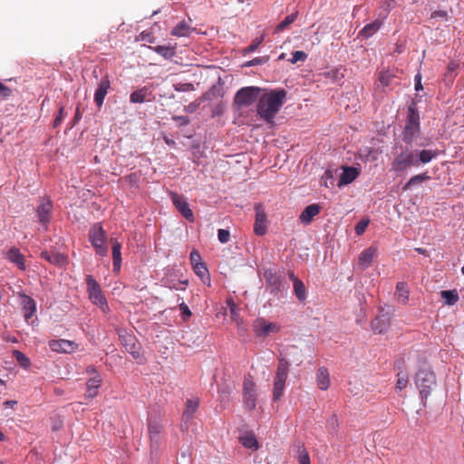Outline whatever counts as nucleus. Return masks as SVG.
Wrapping results in <instances>:
<instances>
[{"instance_id": "37998d69", "label": "nucleus", "mask_w": 464, "mask_h": 464, "mask_svg": "<svg viewBox=\"0 0 464 464\" xmlns=\"http://www.w3.org/2000/svg\"><path fill=\"white\" fill-rule=\"evenodd\" d=\"M163 285L166 287H169V289L184 290L185 288L183 286H181V285H187V281L175 282L173 280L164 279Z\"/></svg>"}, {"instance_id": "e2e57ef3", "label": "nucleus", "mask_w": 464, "mask_h": 464, "mask_svg": "<svg viewBox=\"0 0 464 464\" xmlns=\"http://www.w3.org/2000/svg\"><path fill=\"white\" fill-rule=\"evenodd\" d=\"M415 90L416 91H420V90H422V85H421V76L420 73H418L416 76H415Z\"/></svg>"}, {"instance_id": "8fccbe9b", "label": "nucleus", "mask_w": 464, "mask_h": 464, "mask_svg": "<svg viewBox=\"0 0 464 464\" xmlns=\"http://www.w3.org/2000/svg\"><path fill=\"white\" fill-rule=\"evenodd\" d=\"M218 241L222 244H226L229 241L230 238V233L227 229H218Z\"/></svg>"}, {"instance_id": "3c124183", "label": "nucleus", "mask_w": 464, "mask_h": 464, "mask_svg": "<svg viewBox=\"0 0 464 464\" xmlns=\"http://www.w3.org/2000/svg\"><path fill=\"white\" fill-rule=\"evenodd\" d=\"M172 119L179 127L187 126L190 122L189 118L184 115L174 116Z\"/></svg>"}, {"instance_id": "864d4df0", "label": "nucleus", "mask_w": 464, "mask_h": 464, "mask_svg": "<svg viewBox=\"0 0 464 464\" xmlns=\"http://www.w3.org/2000/svg\"><path fill=\"white\" fill-rule=\"evenodd\" d=\"M189 259H190V262H191L193 266H195L198 264H202L201 263V256H200L199 253L197 250H192L191 251V253L189 255Z\"/></svg>"}, {"instance_id": "4c0bfd02", "label": "nucleus", "mask_w": 464, "mask_h": 464, "mask_svg": "<svg viewBox=\"0 0 464 464\" xmlns=\"http://www.w3.org/2000/svg\"><path fill=\"white\" fill-rule=\"evenodd\" d=\"M294 292L296 295V298L303 302L306 299V289L304 283L301 280H295V284H293Z\"/></svg>"}, {"instance_id": "f03ea898", "label": "nucleus", "mask_w": 464, "mask_h": 464, "mask_svg": "<svg viewBox=\"0 0 464 464\" xmlns=\"http://www.w3.org/2000/svg\"><path fill=\"white\" fill-rule=\"evenodd\" d=\"M439 155L437 150H411L406 149L398 154L392 162V170L395 172H403L408 168L419 167L420 164L430 163Z\"/></svg>"}, {"instance_id": "6ab92c4d", "label": "nucleus", "mask_w": 464, "mask_h": 464, "mask_svg": "<svg viewBox=\"0 0 464 464\" xmlns=\"http://www.w3.org/2000/svg\"><path fill=\"white\" fill-rule=\"evenodd\" d=\"M359 175V170L354 167H345L340 176L338 186L342 187L352 183Z\"/></svg>"}, {"instance_id": "69168bd1", "label": "nucleus", "mask_w": 464, "mask_h": 464, "mask_svg": "<svg viewBox=\"0 0 464 464\" xmlns=\"http://www.w3.org/2000/svg\"><path fill=\"white\" fill-rule=\"evenodd\" d=\"M447 15V13L445 11H436L432 14L433 17H444Z\"/></svg>"}, {"instance_id": "423d86ee", "label": "nucleus", "mask_w": 464, "mask_h": 464, "mask_svg": "<svg viewBox=\"0 0 464 464\" xmlns=\"http://www.w3.org/2000/svg\"><path fill=\"white\" fill-rule=\"evenodd\" d=\"M262 89L256 86H247L239 89L234 97V102L238 108L248 107L258 101Z\"/></svg>"}, {"instance_id": "393cba45", "label": "nucleus", "mask_w": 464, "mask_h": 464, "mask_svg": "<svg viewBox=\"0 0 464 464\" xmlns=\"http://www.w3.org/2000/svg\"><path fill=\"white\" fill-rule=\"evenodd\" d=\"M198 407V401L196 400H188L186 402V409L183 412L182 421L183 425H188L193 417V413Z\"/></svg>"}, {"instance_id": "09e8293b", "label": "nucleus", "mask_w": 464, "mask_h": 464, "mask_svg": "<svg viewBox=\"0 0 464 464\" xmlns=\"http://www.w3.org/2000/svg\"><path fill=\"white\" fill-rule=\"evenodd\" d=\"M369 222V219H362L361 221H359L354 227L356 235H362L365 232V229L368 227Z\"/></svg>"}, {"instance_id": "7ed1b4c3", "label": "nucleus", "mask_w": 464, "mask_h": 464, "mask_svg": "<svg viewBox=\"0 0 464 464\" xmlns=\"http://www.w3.org/2000/svg\"><path fill=\"white\" fill-rule=\"evenodd\" d=\"M420 135V115L414 106L408 109L407 121L402 133V139L407 144H411Z\"/></svg>"}, {"instance_id": "052dcab7", "label": "nucleus", "mask_w": 464, "mask_h": 464, "mask_svg": "<svg viewBox=\"0 0 464 464\" xmlns=\"http://www.w3.org/2000/svg\"><path fill=\"white\" fill-rule=\"evenodd\" d=\"M230 315L233 321L237 322V324H239V316L237 313V307L235 304H232V306H230Z\"/></svg>"}, {"instance_id": "cd10ccee", "label": "nucleus", "mask_w": 464, "mask_h": 464, "mask_svg": "<svg viewBox=\"0 0 464 464\" xmlns=\"http://www.w3.org/2000/svg\"><path fill=\"white\" fill-rule=\"evenodd\" d=\"M112 241V259H113V270L115 272H119L121 269V246L117 240H111Z\"/></svg>"}, {"instance_id": "0eeeda50", "label": "nucleus", "mask_w": 464, "mask_h": 464, "mask_svg": "<svg viewBox=\"0 0 464 464\" xmlns=\"http://www.w3.org/2000/svg\"><path fill=\"white\" fill-rule=\"evenodd\" d=\"M89 239L95 248L97 255L101 256H107L108 247L105 245L106 233L100 223H96L92 227L89 232Z\"/></svg>"}, {"instance_id": "13d9d810", "label": "nucleus", "mask_w": 464, "mask_h": 464, "mask_svg": "<svg viewBox=\"0 0 464 464\" xmlns=\"http://www.w3.org/2000/svg\"><path fill=\"white\" fill-rule=\"evenodd\" d=\"M11 93L12 91L7 86L0 82V99L5 100L8 98Z\"/></svg>"}, {"instance_id": "1a4fd4ad", "label": "nucleus", "mask_w": 464, "mask_h": 464, "mask_svg": "<svg viewBox=\"0 0 464 464\" xmlns=\"http://www.w3.org/2000/svg\"><path fill=\"white\" fill-rule=\"evenodd\" d=\"M119 337L125 350L130 353L134 359H140V343H138L135 336L128 334L125 331H122L119 334Z\"/></svg>"}, {"instance_id": "338daca9", "label": "nucleus", "mask_w": 464, "mask_h": 464, "mask_svg": "<svg viewBox=\"0 0 464 464\" xmlns=\"http://www.w3.org/2000/svg\"><path fill=\"white\" fill-rule=\"evenodd\" d=\"M15 404H16V401H5L4 402V405H5V407H13V406H14V405H15Z\"/></svg>"}, {"instance_id": "c9c22d12", "label": "nucleus", "mask_w": 464, "mask_h": 464, "mask_svg": "<svg viewBox=\"0 0 464 464\" xmlns=\"http://www.w3.org/2000/svg\"><path fill=\"white\" fill-rule=\"evenodd\" d=\"M430 177L427 173H421L411 177L403 186V190H409L412 186L429 180Z\"/></svg>"}, {"instance_id": "f8f14e48", "label": "nucleus", "mask_w": 464, "mask_h": 464, "mask_svg": "<svg viewBox=\"0 0 464 464\" xmlns=\"http://www.w3.org/2000/svg\"><path fill=\"white\" fill-rule=\"evenodd\" d=\"M148 430L151 450H157L160 443V432L162 427L156 420L150 419L148 423Z\"/></svg>"}, {"instance_id": "5701e85b", "label": "nucleus", "mask_w": 464, "mask_h": 464, "mask_svg": "<svg viewBox=\"0 0 464 464\" xmlns=\"http://www.w3.org/2000/svg\"><path fill=\"white\" fill-rule=\"evenodd\" d=\"M41 256L51 264L57 265L59 266H64L67 263V257L60 253H50L48 251H43Z\"/></svg>"}, {"instance_id": "f257e3e1", "label": "nucleus", "mask_w": 464, "mask_h": 464, "mask_svg": "<svg viewBox=\"0 0 464 464\" xmlns=\"http://www.w3.org/2000/svg\"><path fill=\"white\" fill-rule=\"evenodd\" d=\"M286 101L284 89H274L261 93L257 104L256 114L269 125L275 123V118Z\"/></svg>"}, {"instance_id": "5fc2aeb1", "label": "nucleus", "mask_w": 464, "mask_h": 464, "mask_svg": "<svg viewBox=\"0 0 464 464\" xmlns=\"http://www.w3.org/2000/svg\"><path fill=\"white\" fill-rule=\"evenodd\" d=\"M64 118V107L61 106L58 111L57 116L53 121V127L57 128L63 121Z\"/></svg>"}, {"instance_id": "9b49d317", "label": "nucleus", "mask_w": 464, "mask_h": 464, "mask_svg": "<svg viewBox=\"0 0 464 464\" xmlns=\"http://www.w3.org/2000/svg\"><path fill=\"white\" fill-rule=\"evenodd\" d=\"M391 324V313L384 308L380 309L378 316L372 323V328L374 333H385Z\"/></svg>"}, {"instance_id": "f704fd0d", "label": "nucleus", "mask_w": 464, "mask_h": 464, "mask_svg": "<svg viewBox=\"0 0 464 464\" xmlns=\"http://www.w3.org/2000/svg\"><path fill=\"white\" fill-rule=\"evenodd\" d=\"M153 51L165 59H171L176 53L175 47L169 45H157L153 47Z\"/></svg>"}, {"instance_id": "bb28decb", "label": "nucleus", "mask_w": 464, "mask_h": 464, "mask_svg": "<svg viewBox=\"0 0 464 464\" xmlns=\"http://www.w3.org/2000/svg\"><path fill=\"white\" fill-rule=\"evenodd\" d=\"M316 381L318 387L325 391L330 386V377L329 372L326 368L321 367L318 369L317 374H316Z\"/></svg>"}, {"instance_id": "a19ab883", "label": "nucleus", "mask_w": 464, "mask_h": 464, "mask_svg": "<svg viewBox=\"0 0 464 464\" xmlns=\"http://www.w3.org/2000/svg\"><path fill=\"white\" fill-rule=\"evenodd\" d=\"M408 384V373L406 372H398V380L396 382V390L397 391H402L404 388H406Z\"/></svg>"}, {"instance_id": "20e7f679", "label": "nucleus", "mask_w": 464, "mask_h": 464, "mask_svg": "<svg viewBox=\"0 0 464 464\" xmlns=\"http://www.w3.org/2000/svg\"><path fill=\"white\" fill-rule=\"evenodd\" d=\"M85 282L91 302L98 306L103 313L108 312L109 305L98 282L91 275L86 276Z\"/></svg>"}, {"instance_id": "774afa93", "label": "nucleus", "mask_w": 464, "mask_h": 464, "mask_svg": "<svg viewBox=\"0 0 464 464\" xmlns=\"http://www.w3.org/2000/svg\"><path fill=\"white\" fill-rule=\"evenodd\" d=\"M288 275H289V278H290V280H292V281H293V284H295V280H300L299 278H297V277L295 276L294 272H292V271H290Z\"/></svg>"}, {"instance_id": "2f4dec72", "label": "nucleus", "mask_w": 464, "mask_h": 464, "mask_svg": "<svg viewBox=\"0 0 464 464\" xmlns=\"http://www.w3.org/2000/svg\"><path fill=\"white\" fill-rule=\"evenodd\" d=\"M440 296L447 305H453L459 301V294L457 290H443L440 292Z\"/></svg>"}, {"instance_id": "4d7b16f0", "label": "nucleus", "mask_w": 464, "mask_h": 464, "mask_svg": "<svg viewBox=\"0 0 464 464\" xmlns=\"http://www.w3.org/2000/svg\"><path fill=\"white\" fill-rule=\"evenodd\" d=\"M179 309L182 312L183 320L188 321V318L191 316V312H190L188 306L185 303H181L179 304Z\"/></svg>"}, {"instance_id": "4be33fe9", "label": "nucleus", "mask_w": 464, "mask_h": 464, "mask_svg": "<svg viewBox=\"0 0 464 464\" xmlns=\"http://www.w3.org/2000/svg\"><path fill=\"white\" fill-rule=\"evenodd\" d=\"M22 304L24 311V319L28 322L30 318L34 316L36 312L35 301L26 295H22Z\"/></svg>"}, {"instance_id": "a18cd8bd", "label": "nucleus", "mask_w": 464, "mask_h": 464, "mask_svg": "<svg viewBox=\"0 0 464 464\" xmlns=\"http://www.w3.org/2000/svg\"><path fill=\"white\" fill-rule=\"evenodd\" d=\"M173 88H174L175 91L179 92H192V91L195 90L194 85L192 83H189V82L175 83V84H173Z\"/></svg>"}, {"instance_id": "49530a36", "label": "nucleus", "mask_w": 464, "mask_h": 464, "mask_svg": "<svg viewBox=\"0 0 464 464\" xmlns=\"http://www.w3.org/2000/svg\"><path fill=\"white\" fill-rule=\"evenodd\" d=\"M285 389V385L274 382V390H273V399L277 401L281 399L283 395V392Z\"/></svg>"}, {"instance_id": "412c9836", "label": "nucleus", "mask_w": 464, "mask_h": 464, "mask_svg": "<svg viewBox=\"0 0 464 464\" xmlns=\"http://www.w3.org/2000/svg\"><path fill=\"white\" fill-rule=\"evenodd\" d=\"M321 207L318 204L307 206L300 215V220L303 224H309L313 218L320 212Z\"/></svg>"}, {"instance_id": "4468645a", "label": "nucleus", "mask_w": 464, "mask_h": 464, "mask_svg": "<svg viewBox=\"0 0 464 464\" xmlns=\"http://www.w3.org/2000/svg\"><path fill=\"white\" fill-rule=\"evenodd\" d=\"M171 199L176 207V208L179 211V213L188 220L192 221L194 218L193 212L190 209L188 202L177 193H173L171 195Z\"/></svg>"}, {"instance_id": "7c9ffc66", "label": "nucleus", "mask_w": 464, "mask_h": 464, "mask_svg": "<svg viewBox=\"0 0 464 464\" xmlns=\"http://www.w3.org/2000/svg\"><path fill=\"white\" fill-rule=\"evenodd\" d=\"M381 25L382 22L379 20L370 23L360 31V35L363 38H369L380 29Z\"/></svg>"}, {"instance_id": "b1692460", "label": "nucleus", "mask_w": 464, "mask_h": 464, "mask_svg": "<svg viewBox=\"0 0 464 464\" xmlns=\"http://www.w3.org/2000/svg\"><path fill=\"white\" fill-rule=\"evenodd\" d=\"M7 258L21 270H25L24 256L19 249L13 247L7 252Z\"/></svg>"}, {"instance_id": "ddd939ff", "label": "nucleus", "mask_w": 464, "mask_h": 464, "mask_svg": "<svg viewBox=\"0 0 464 464\" xmlns=\"http://www.w3.org/2000/svg\"><path fill=\"white\" fill-rule=\"evenodd\" d=\"M256 220L254 231L257 236H263L266 232V217L263 207L260 204L255 206Z\"/></svg>"}, {"instance_id": "2eb2a0df", "label": "nucleus", "mask_w": 464, "mask_h": 464, "mask_svg": "<svg viewBox=\"0 0 464 464\" xmlns=\"http://www.w3.org/2000/svg\"><path fill=\"white\" fill-rule=\"evenodd\" d=\"M266 282L272 287V292H279L282 288V276L272 268L266 269L264 272Z\"/></svg>"}, {"instance_id": "a211bd4d", "label": "nucleus", "mask_w": 464, "mask_h": 464, "mask_svg": "<svg viewBox=\"0 0 464 464\" xmlns=\"http://www.w3.org/2000/svg\"><path fill=\"white\" fill-rule=\"evenodd\" d=\"M111 88V82L108 78H103L100 82L98 88L94 93V102L98 107H102L104 102V98Z\"/></svg>"}, {"instance_id": "e433bc0d", "label": "nucleus", "mask_w": 464, "mask_h": 464, "mask_svg": "<svg viewBox=\"0 0 464 464\" xmlns=\"http://www.w3.org/2000/svg\"><path fill=\"white\" fill-rule=\"evenodd\" d=\"M189 33H190V27L185 22L179 23L171 31L172 35L179 36V37L188 36Z\"/></svg>"}, {"instance_id": "79ce46f5", "label": "nucleus", "mask_w": 464, "mask_h": 464, "mask_svg": "<svg viewBox=\"0 0 464 464\" xmlns=\"http://www.w3.org/2000/svg\"><path fill=\"white\" fill-rule=\"evenodd\" d=\"M296 454L299 464H310L309 455L303 446H297Z\"/></svg>"}, {"instance_id": "aec40b11", "label": "nucleus", "mask_w": 464, "mask_h": 464, "mask_svg": "<svg viewBox=\"0 0 464 464\" xmlns=\"http://www.w3.org/2000/svg\"><path fill=\"white\" fill-rule=\"evenodd\" d=\"M289 363L285 359H280L274 382L285 385L288 376Z\"/></svg>"}, {"instance_id": "9d476101", "label": "nucleus", "mask_w": 464, "mask_h": 464, "mask_svg": "<svg viewBox=\"0 0 464 464\" xmlns=\"http://www.w3.org/2000/svg\"><path fill=\"white\" fill-rule=\"evenodd\" d=\"M244 404L248 410L256 407V392L255 382L250 378H246L243 384Z\"/></svg>"}, {"instance_id": "603ef678", "label": "nucleus", "mask_w": 464, "mask_h": 464, "mask_svg": "<svg viewBox=\"0 0 464 464\" xmlns=\"http://www.w3.org/2000/svg\"><path fill=\"white\" fill-rule=\"evenodd\" d=\"M267 61H268V57H266V56L265 57H256L249 62H246L245 65L247 67H250V66H255L257 64L266 63Z\"/></svg>"}, {"instance_id": "de8ad7c7", "label": "nucleus", "mask_w": 464, "mask_h": 464, "mask_svg": "<svg viewBox=\"0 0 464 464\" xmlns=\"http://www.w3.org/2000/svg\"><path fill=\"white\" fill-rule=\"evenodd\" d=\"M307 58V54L303 51H295L292 53V58L289 60V62L293 64L296 63L297 62H304Z\"/></svg>"}, {"instance_id": "72a5a7b5", "label": "nucleus", "mask_w": 464, "mask_h": 464, "mask_svg": "<svg viewBox=\"0 0 464 464\" xmlns=\"http://www.w3.org/2000/svg\"><path fill=\"white\" fill-rule=\"evenodd\" d=\"M149 93L148 88L143 87L139 90L134 91L130 96V101L132 103H142L146 102V97Z\"/></svg>"}, {"instance_id": "dca6fc26", "label": "nucleus", "mask_w": 464, "mask_h": 464, "mask_svg": "<svg viewBox=\"0 0 464 464\" xmlns=\"http://www.w3.org/2000/svg\"><path fill=\"white\" fill-rule=\"evenodd\" d=\"M53 209V204L52 201L49 199L44 200L37 208V217L39 219V222L44 225L47 226V224L50 222V217Z\"/></svg>"}, {"instance_id": "0e129e2a", "label": "nucleus", "mask_w": 464, "mask_h": 464, "mask_svg": "<svg viewBox=\"0 0 464 464\" xmlns=\"http://www.w3.org/2000/svg\"><path fill=\"white\" fill-rule=\"evenodd\" d=\"M327 425L331 427L332 429H334L337 425V417L335 415H333L328 420Z\"/></svg>"}, {"instance_id": "ea45409f", "label": "nucleus", "mask_w": 464, "mask_h": 464, "mask_svg": "<svg viewBox=\"0 0 464 464\" xmlns=\"http://www.w3.org/2000/svg\"><path fill=\"white\" fill-rule=\"evenodd\" d=\"M14 357L24 369H27L31 365L29 358L20 351H14Z\"/></svg>"}, {"instance_id": "c756f323", "label": "nucleus", "mask_w": 464, "mask_h": 464, "mask_svg": "<svg viewBox=\"0 0 464 464\" xmlns=\"http://www.w3.org/2000/svg\"><path fill=\"white\" fill-rule=\"evenodd\" d=\"M101 382H102V380H101L100 376H95L87 382L86 396L88 398H93L97 395L98 389L101 385Z\"/></svg>"}, {"instance_id": "6e6d98bb", "label": "nucleus", "mask_w": 464, "mask_h": 464, "mask_svg": "<svg viewBox=\"0 0 464 464\" xmlns=\"http://www.w3.org/2000/svg\"><path fill=\"white\" fill-rule=\"evenodd\" d=\"M323 179L325 187L334 185V177L331 170H326L323 176Z\"/></svg>"}, {"instance_id": "c85d7f7f", "label": "nucleus", "mask_w": 464, "mask_h": 464, "mask_svg": "<svg viewBox=\"0 0 464 464\" xmlns=\"http://www.w3.org/2000/svg\"><path fill=\"white\" fill-rule=\"evenodd\" d=\"M375 248L369 247L363 250L359 256V265L363 268H367L373 260Z\"/></svg>"}, {"instance_id": "58836bf2", "label": "nucleus", "mask_w": 464, "mask_h": 464, "mask_svg": "<svg viewBox=\"0 0 464 464\" xmlns=\"http://www.w3.org/2000/svg\"><path fill=\"white\" fill-rule=\"evenodd\" d=\"M298 13L295 12L289 15H287L281 23H279L276 29V33H279L284 31L285 28H287L291 24H293L295 19L297 18Z\"/></svg>"}, {"instance_id": "680f3d73", "label": "nucleus", "mask_w": 464, "mask_h": 464, "mask_svg": "<svg viewBox=\"0 0 464 464\" xmlns=\"http://www.w3.org/2000/svg\"><path fill=\"white\" fill-rule=\"evenodd\" d=\"M379 79L383 86H389L391 82V76L389 74L382 73Z\"/></svg>"}, {"instance_id": "f3484780", "label": "nucleus", "mask_w": 464, "mask_h": 464, "mask_svg": "<svg viewBox=\"0 0 464 464\" xmlns=\"http://www.w3.org/2000/svg\"><path fill=\"white\" fill-rule=\"evenodd\" d=\"M49 346L53 352L72 353L76 349L77 345L73 342L65 339H60L50 341Z\"/></svg>"}, {"instance_id": "473e14b6", "label": "nucleus", "mask_w": 464, "mask_h": 464, "mask_svg": "<svg viewBox=\"0 0 464 464\" xmlns=\"http://www.w3.org/2000/svg\"><path fill=\"white\" fill-rule=\"evenodd\" d=\"M409 289L405 283L399 282L396 285V295L399 302L405 304L409 300Z\"/></svg>"}, {"instance_id": "bf43d9fd", "label": "nucleus", "mask_w": 464, "mask_h": 464, "mask_svg": "<svg viewBox=\"0 0 464 464\" xmlns=\"http://www.w3.org/2000/svg\"><path fill=\"white\" fill-rule=\"evenodd\" d=\"M263 40H264L263 36L254 40V42L249 46L246 47V53H252V52L256 51V49L263 42Z\"/></svg>"}, {"instance_id": "6e6552de", "label": "nucleus", "mask_w": 464, "mask_h": 464, "mask_svg": "<svg viewBox=\"0 0 464 464\" xmlns=\"http://www.w3.org/2000/svg\"><path fill=\"white\" fill-rule=\"evenodd\" d=\"M253 330L256 336L264 338L268 336L270 334L277 333L279 331V326L264 318H257L253 323Z\"/></svg>"}, {"instance_id": "c03bdc74", "label": "nucleus", "mask_w": 464, "mask_h": 464, "mask_svg": "<svg viewBox=\"0 0 464 464\" xmlns=\"http://www.w3.org/2000/svg\"><path fill=\"white\" fill-rule=\"evenodd\" d=\"M194 268V271L195 273L201 278V279H204L206 277V279L209 282L210 279L208 277V269L206 267V266L202 263V264H198L196 265L195 266H193Z\"/></svg>"}, {"instance_id": "39448f33", "label": "nucleus", "mask_w": 464, "mask_h": 464, "mask_svg": "<svg viewBox=\"0 0 464 464\" xmlns=\"http://www.w3.org/2000/svg\"><path fill=\"white\" fill-rule=\"evenodd\" d=\"M415 384L420 390L421 399H427L436 384V377L429 369H421L415 375Z\"/></svg>"}, {"instance_id": "a878e982", "label": "nucleus", "mask_w": 464, "mask_h": 464, "mask_svg": "<svg viewBox=\"0 0 464 464\" xmlns=\"http://www.w3.org/2000/svg\"><path fill=\"white\" fill-rule=\"evenodd\" d=\"M238 439L244 447L252 450H256L258 449V442L252 432H244Z\"/></svg>"}]
</instances>
